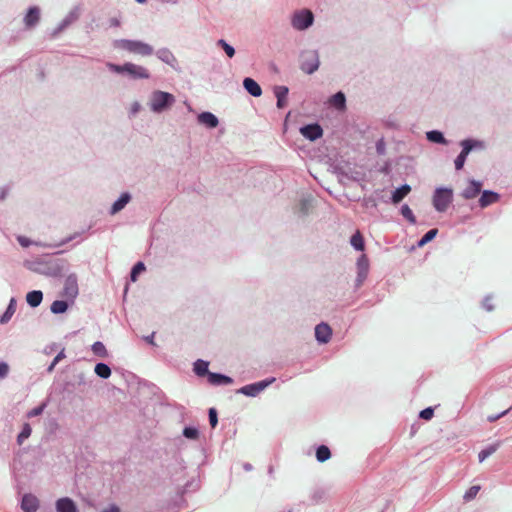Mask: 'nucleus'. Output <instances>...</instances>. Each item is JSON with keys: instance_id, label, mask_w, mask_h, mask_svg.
<instances>
[{"instance_id": "1", "label": "nucleus", "mask_w": 512, "mask_h": 512, "mask_svg": "<svg viewBox=\"0 0 512 512\" xmlns=\"http://www.w3.org/2000/svg\"><path fill=\"white\" fill-rule=\"evenodd\" d=\"M67 266V262L64 259L42 258L30 263L28 268L41 275L60 277Z\"/></svg>"}, {"instance_id": "2", "label": "nucleus", "mask_w": 512, "mask_h": 512, "mask_svg": "<svg viewBox=\"0 0 512 512\" xmlns=\"http://www.w3.org/2000/svg\"><path fill=\"white\" fill-rule=\"evenodd\" d=\"M106 67L112 73L119 75H126L131 80L149 79V71L141 65L134 64L132 62H126L124 64H115L107 62Z\"/></svg>"}, {"instance_id": "3", "label": "nucleus", "mask_w": 512, "mask_h": 512, "mask_svg": "<svg viewBox=\"0 0 512 512\" xmlns=\"http://www.w3.org/2000/svg\"><path fill=\"white\" fill-rule=\"evenodd\" d=\"M115 49L127 51L128 53L147 57L154 53L153 47L141 40L116 39L112 43Z\"/></svg>"}, {"instance_id": "4", "label": "nucleus", "mask_w": 512, "mask_h": 512, "mask_svg": "<svg viewBox=\"0 0 512 512\" xmlns=\"http://www.w3.org/2000/svg\"><path fill=\"white\" fill-rule=\"evenodd\" d=\"M176 102L173 94L161 90H154L149 96L148 106L155 114L168 111Z\"/></svg>"}, {"instance_id": "5", "label": "nucleus", "mask_w": 512, "mask_h": 512, "mask_svg": "<svg viewBox=\"0 0 512 512\" xmlns=\"http://www.w3.org/2000/svg\"><path fill=\"white\" fill-rule=\"evenodd\" d=\"M320 66L319 52L316 49H305L300 52V69L311 75L315 73Z\"/></svg>"}, {"instance_id": "6", "label": "nucleus", "mask_w": 512, "mask_h": 512, "mask_svg": "<svg viewBox=\"0 0 512 512\" xmlns=\"http://www.w3.org/2000/svg\"><path fill=\"white\" fill-rule=\"evenodd\" d=\"M314 23V15L309 9L297 10L291 16V26L297 31H305Z\"/></svg>"}, {"instance_id": "7", "label": "nucleus", "mask_w": 512, "mask_h": 512, "mask_svg": "<svg viewBox=\"0 0 512 512\" xmlns=\"http://www.w3.org/2000/svg\"><path fill=\"white\" fill-rule=\"evenodd\" d=\"M432 200L437 212H445L453 201V191L450 188L438 187L434 191Z\"/></svg>"}, {"instance_id": "8", "label": "nucleus", "mask_w": 512, "mask_h": 512, "mask_svg": "<svg viewBox=\"0 0 512 512\" xmlns=\"http://www.w3.org/2000/svg\"><path fill=\"white\" fill-rule=\"evenodd\" d=\"M276 379L274 377L267 378L255 383H251L239 388L236 393L245 395L247 397H256L269 387Z\"/></svg>"}, {"instance_id": "9", "label": "nucleus", "mask_w": 512, "mask_h": 512, "mask_svg": "<svg viewBox=\"0 0 512 512\" xmlns=\"http://www.w3.org/2000/svg\"><path fill=\"white\" fill-rule=\"evenodd\" d=\"M369 268L370 264L367 255L361 254L356 262L357 276L354 283V287L356 290L359 289L367 279Z\"/></svg>"}, {"instance_id": "10", "label": "nucleus", "mask_w": 512, "mask_h": 512, "mask_svg": "<svg viewBox=\"0 0 512 512\" xmlns=\"http://www.w3.org/2000/svg\"><path fill=\"white\" fill-rule=\"evenodd\" d=\"M78 294L79 288L77 275L75 273H71L65 279L62 296L71 302H74Z\"/></svg>"}, {"instance_id": "11", "label": "nucleus", "mask_w": 512, "mask_h": 512, "mask_svg": "<svg viewBox=\"0 0 512 512\" xmlns=\"http://www.w3.org/2000/svg\"><path fill=\"white\" fill-rule=\"evenodd\" d=\"M41 11L38 6H30L23 17V23L26 29L35 28L40 22Z\"/></svg>"}, {"instance_id": "12", "label": "nucleus", "mask_w": 512, "mask_h": 512, "mask_svg": "<svg viewBox=\"0 0 512 512\" xmlns=\"http://www.w3.org/2000/svg\"><path fill=\"white\" fill-rule=\"evenodd\" d=\"M301 135L310 140L315 141L322 137L323 129L318 123L308 124L300 128Z\"/></svg>"}, {"instance_id": "13", "label": "nucleus", "mask_w": 512, "mask_h": 512, "mask_svg": "<svg viewBox=\"0 0 512 512\" xmlns=\"http://www.w3.org/2000/svg\"><path fill=\"white\" fill-rule=\"evenodd\" d=\"M332 337V329L331 327L325 323L321 322L315 327V339L319 344H327Z\"/></svg>"}, {"instance_id": "14", "label": "nucleus", "mask_w": 512, "mask_h": 512, "mask_svg": "<svg viewBox=\"0 0 512 512\" xmlns=\"http://www.w3.org/2000/svg\"><path fill=\"white\" fill-rule=\"evenodd\" d=\"M481 188H482L481 181L471 179L468 181L467 187L462 190L460 195L465 200H471L479 195V193L481 192Z\"/></svg>"}, {"instance_id": "15", "label": "nucleus", "mask_w": 512, "mask_h": 512, "mask_svg": "<svg viewBox=\"0 0 512 512\" xmlns=\"http://www.w3.org/2000/svg\"><path fill=\"white\" fill-rule=\"evenodd\" d=\"M157 58L163 63L169 65L174 70H178V60L172 51L168 48H160L156 51Z\"/></svg>"}, {"instance_id": "16", "label": "nucleus", "mask_w": 512, "mask_h": 512, "mask_svg": "<svg viewBox=\"0 0 512 512\" xmlns=\"http://www.w3.org/2000/svg\"><path fill=\"white\" fill-rule=\"evenodd\" d=\"M79 18V9L74 8L72 9L65 18L59 23L57 28L53 31L52 36L56 37L59 33L64 31L67 27H69L72 23L77 21Z\"/></svg>"}, {"instance_id": "17", "label": "nucleus", "mask_w": 512, "mask_h": 512, "mask_svg": "<svg viewBox=\"0 0 512 512\" xmlns=\"http://www.w3.org/2000/svg\"><path fill=\"white\" fill-rule=\"evenodd\" d=\"M39 508V500L33 494H25L21 499V509L24 512H37Z\"/></svg>"}, {"instance_id": "18", "label": "nucleus", "mask_w": 512, "mask_h": 512, "mask_svg": "<svg viewBox=\"0 0 512 512\" xmlns=\"http://www.w3.org/2000/svg\"><path fill=\"white\" fill-rule=\"evenodd\" d=\"M197 122L208 129L216 128L219 124V120L216 115L208 111L198 114Z\"/></svg>"}, {"instance_id": "19", "label": "nucleus", "mask_w": 512, "mask_h": 512, "mask_svg": "<svg viewBox=\"0 0 512 512\" xmlns=\"http://www.w3.org/2000/svg\"><path fill=\"white\" fill-rule=\"evenodd\" d=\"M500 195L492 190H484L479 198L478 204L480 208L484 209L488 206L498 202Z\"/></svg>"}, {"instance_id": "20", "label": "nucleus", "mask_w": 512, "mask_h": 512, "mask_svg": "<svg viewBox=\"0 0 512 512\" xmlns=\"http://www.w3.org/2000/svg\"><path fill=\"white\" fill-rule=\"evenodd\" d=\"M132 196L129 192H123L118 199L112 204L109 214L115 215L125 208V206L131 201Z\"/></svg>"}, {"instance_id": "21", "label": "nucleus", "mask_w": 512, "mask_h": 512, "mask_svg": "<svg viewBox=\"0 0 512 512\" xmlns=\"http://www.w3.org/2000/svg\"><path fill=\"white\" fill-rule=\"evenodd\" d=\"M55 508L57 512H78L75 502L69 497H63L56 501Z\"/></svg>"}, {"instance_id": "22", "label": "nucleus", "mask_w": 512, "mask_h": 512, "mask_svg": "<svg viewBox=\"0 0 512 512\" xmlns=\"http://www.w3.org/2000/svg\"><path fill=\"white\" fill-rule=\"evenodd\" d=\"M208 382L214 386L230 385L233 379L227 375L211 372L208 374Z\"/></svg>"}, {"instance_id": "23", "label": "nucleus", "mask_w": 512, "mask_h": 512, "mask_svg": "<svg viewBox=\"0 0 512 512\" xmlns=\"http://www.w3.org/2000/svg\"><path fill=\"white\" fill-rule=\"evenodd\" d=\"M243 87L253 97H259L262 94L260 85L252 78L246 77L243 80Z\"/></svg>"}, {"instance_id": "24", "label": "nucleus", "mask_w": 512, "mask_h": 512, "mask_svg": "<svg viewBox=\"0 0 512 512\" xmlns=\"http://www.w3.org/2000/svg\"><path fill=\"white\" fill-rule=\"evenodd\" d=\"M411 191V187L408 184H403L399 188H397L395 191H393L391 196V202L393 204L400 203Z\"/></svg>"}, {"instance_id": "25", "label": "nucleus", "mask_w": 512, "mask_h": 512, "mask_svg": "<svg viewBox=\"0 0 512 512\" xmlns=\"http://www.w3.org/2000/svg\"><path fill=\"white\" fill-rule=\"evenodd\" d=\"M16 305H17V302H16V299L14 297H12L8 303V306L5 310V312L1 315L0 317V324H7L12 316L14 315L15 311H16Z\"/></svg>"}, {"instance_id": "26", "label": "nucleus", "mask_w": 512, "mask_h": 512, "mask_svg": "<svg viewBox=\"0 0 512 512\" xmlns=\"http://www.w3.org/2000/svg\"><path fill=\"white\" fill-rule=\"evenodd\" d=\"M426 139L432 143L441 145H448L449 141L444 137L443 133L439 130H430L426 132Z\"/></svg>"}, {"instance_id": "27", "label": "nucleus", "mask_w": 512, "mask_h": 512, "mask_svg": "<svg viewBox=\"0 0 512 512\" xmlns=\"http://www.w3.org/2000/svg\"><path fill=\"white\" fill-rule=\"evenodd\" d=\"M329 104L338 110H343L346 107V96L343 92L339 91L329 98Z\"/></svg>"}, {"instance_id": "28", "label": "nucleus", "mask_w": 512, "mask_h": 512, "mask_svg": "<svg viewBox=\"0 0 512 512\" xmlns=\"http://www.w3.org/2000/svg\"><path fill=\"white\" fill-rule=\"evenodd\" d=\"M208 367H209V362L208 361L203 360V359H197L193 363V372L198 377H203L205 375L208 376V374L210 373L209 370H208Z\"/></svg>"}, {"instance_id": "29", "label": "nucleus", "mask_w": 512, "mask_h": 512, "mask_svg": "<svg viewBox=\"0 0 512 512\" xmlns=\"http://www.w3.org/2000/svg\"><path fill=\"white\" fill-rule=\"evenodd\" d=\"M289 89L286 86H276L274 88V94L277 98V107L283 108L286 104V98L288 95Z\"/></svg>"}, {"instance_id": "30", "label": "nucleus", "mask_w": 512, "mask_h": 512, "mask_svg": "<svg viewBox=\"0 0 512 512\" xmlns=\"http://www.w3.org/2000/svg\"><path fill=\"white\" fill-rule=\"evenodd\" d=\"M43 300V293L40 290H33L27 293L26 301L27 303L33 307H38Z\"/></svg>"}, {"instance_id": "31", "label": "nucleus", "mask_w": 512, "mask_h": 512, "mask_svg": "<svg viewBox=\"0 0 512 512\" xmlns=\"http://www.w3.org/2000/svg\"><path fill=\"white\" fill-rule=\"evenodd\" d=\"M464 144L469 148L471 152L473 151H482L486 149V143L483 140L475 139V138H467L462 140Z\"/></svg>"}, {"instance_id": "32", "label": "nucleus", "mask_w": 512, "mask_h": 512, "mask_svg": "<svg viewBox=\"0 0 512 512\" xmlns=\"http://www.w3.org/2000/svg\"><path fill=\"white\" fill-rule=\"evenodd\" d=\"M331 458V451L328 446L320 445L316 448V459L323 463Z\"/></svg>"}, {"instance_id": "33", "label": "nucleus", "mask_w": 512, "mask_h": 512, "mask_svg": "<svg viewBox=\"0 0 512 512\" xmlns=\"http://www.w3.org/2000/svg\"><path fill=\"white\" fill-rule=\"evenodd\" d=\"M94 372L96 375L102 379H108L111 376V369L110 367L105 363H97Z\"/></svg>"}, {"instance_id": "34", "label": "nucleus", "mask_w": 512, "mask_h": 512, "mask_svg": "<svg viewBox=\"0 0 512 512\" xmlns=\"http://www.w3.org/2000/svg\"><path fill=\"white\" fill-rule=\"evenodd\" d=\"M351 246L357 250V251H363L364 250V239L363 236L359 231H356L350 239Z\"/></svg>"}, {"instance_id": "35", "label": "nucleus", "mask_w": 512, "mask_h": 512, "mask_svg": "<svg viewBox=\"0 0 512 512\" xmlns=\"http://www.w3.org/2000/svg\"><path fill=\"white\" fill-rule=\"evenodd\" d=\"M31 433H32V428H31L30 424L24 423L20 433L17 435V439H16L17 444L22 445L24 443V441L27 440L31 436Z\"/></svg>"}, {"instance_id": "36", "label": "nucleus", "mask_w": 512, "mask_h": 512, "mask_svg": "<svg viewBox=\"0 0 512 512\" xmlns=\"http://www.w3.org/2000/svg\"><path fill=\"white\" fill-rule=\"evenodd\" d=\"M67 309L68 303L64 300H55L50 306V310L53 314H62L66 312Z\"/></svg>"}, {"instance_id": "37", "label": "nucleus", "mask_w": 512, "mask_h": 512, "mask_svg": "<svg viewBox=\"0 0 512 512\" xmlns=\"http://www.w3.org/2000/svg\"><path fill=\"white\" fill-rule=\"evenodd\" d=\"M91 350L95 355H97L101 358L108 357V351H107L105 345L101 341L94 342L91 346Z\"/></svg>"}, {"instance_id": "38", "label": "nucleus", "mask_w": 512, "mask_h": 512, "mask_svg": "<svg viewBox=\"0 0 512 512\" xmlns=\"http://www.w3.org/2000/svg\"><path fill=\"white\" fill-rule=\"evenodd\" d=\"M498 447H499V444H492V445H489L486 448L482 449L478 453L479 462H483L486 458H488L489 456L494 454L497 451Z\"/></svg>"}, {"instance_id": "39", "label": "nucleus", "mask_w": 512, "mask_h": 512, "mask_svg": "<svg viewBox=\"0 0 512 512\" xmlns=\"http://www.w3.org/2000/svg\"><path fill=\"white\" fill-rule=\"evenodd\" d=\"M438 233V229L436 228H433V229H430L429 231H427L423 236L422 238L417 242V246L418 247H423L424 245H426L428 242L432 241L436 235Z\"/></svg>"}, {"instance_id": "40", "label": "nucleus", "mask_w": 512, "mask_h": 512, "mask_svg": "<svg viewBox=\"0 0 512 512\" xmlns=\"http://www.w3.org/2000/svg\"><path fill=\"white\" fill-rule=\"evenodd\" d=\"M400 213L410 224L416 223V218L411 208L407 204H403L401 206Z\"/></svg>"}, {"instance_id": "41", "label": "nucleus", "mask_w": 512, "mask_h": 512, "mask_svg": "<svg viewBox=\"0 0 512 512\" xmlns=\"http://www.w3.org/2000/svg\"><path fill=\"white\" fill-rule=\"evenodd\" d=\"M183 436L190 440H196L199 437V430L193 426H186L182 432Z\"/></svg>"}, {"instance_id": "42", "label": "nucleus", "mask_w": 512, "mask_h": 512, "mask_svg": "<svg viewBox=\"0 0 512 512\" xmlns=\"http://www.w3.org/2000/svg\"><path fill=\"white\" fill-rule=\"evenodd\" d=\"M481 487L479 485H473L471 486L463 495V499L465 502L472 501L480 491Z\"/></svg>"}, {"instance_id": "43", "label": "nucleus", "mask_w": 512, "mask_h": 512, "mask_svg": "<svg viewBox=\"0 0 512 512\" xmlns=\"http://www.w3.org/2000/svg\"><path fill=\"white\" fill-rule=\"evenodd\" d=\"M217 46L221 47L225 51L226 55L229 58L234 57V55H235L234 47L231 46L229 43H227L224 39H219L217 41Z\"/></svg>"}, {"instance_id": "44", "label": "nucleus", "mask_w": 512, "mask_h": 512, "mask_svg": "<svg viewBox=\"0 0 512 512\" xmlns=\"http://www.w3.org/2000/svg\"><path fill=\"white\" fill-rule=\"evenodd\" d=\"M145 270V265L143 262H137L132 270H131V273H130V278L133 282H135L137 280V277L139 275V273L143 272Z\"/></svg>"}, {"instance_id": "45", "label": "nucleus", "mask_w": 512, "mask_h": 512, "mask_svg": "<svg viewBox=\"0 0 512 512\" xmlns=\"http://www.w3.org/2000/svg\"><path fill=\"white\" fill-rule=\"evenodd\" d=\"M47 404L46 402L42 403L41 405L29 410L27 413H26V417L27 418H33V417H36V416H39L41 415L45 408H46Z\"/></svg>"}, {"instance_id": "46", "label": "nucleus", "mask_w": 512, "mask_h": 512, "mask_svg": "<svg viewBox=\"0 0 512 512\" xmlns=\"http://www.w3.org/2000/svg\"><path fill=\"white\" fill-rule=\"evenodd\" d=\"M80 236H81V233L80 232H76L73 235H70L69 237L63 239L60 243H58L56 245H48V244H41V245L43 247H49V248H51V247H60V246H62L64 244L69 243L72 240H75V239L79 238Z\"/></svg>"}, {"instance_id": "47", "label": "nucleus", "mask_w": 512, "mask_h": 512, "mask_svg": "<svg viewBox=\"0 0 512 512\" xmlns=\"http://www.w3.org/2000/svg\"><path fill=\"white\" fill-rule=\"evenodd\" d=\"M142 109V105L139 101H134L131 103L128 116L129 118H134Z\"/></svg>"}, {"instance_id": "48", "label": "nucleus", "mask_w": 512, "mask_h": 512, "mask_svg": "<svg viewBox=\"0 0 512 512\" xmlns=\"http://www.w3.org/2000/svg\"><path fill=\"white\" fill-rule=\"evenodd\" d=\"M65 358V352H64V349H62L56 356L55 358L53 359V361L51 362V364L48 366L47 368V372L48 373H51L55 366L62 360Z\"/></svg>"}, {"instance_id": "49", "label": "nucleus", "mask_w": 512, "mask_h": 512, "mask_svg": "<svg viewBox=\"0 0 512 512\" xmlns=\"http://www.w3.org/2000/svg\"><path fill=\"white\" fill-rule=\"evenodd\" d=\"M209 422L212 428H215L218 424V416L215 408H210L208 411Z\"/></svg>"}, {"instance_id": "50", "label": "nucleus", "mask_w": 512, "mask_h": 512, "mask_svg": "<svg viewBox=\"0 0 512 512\" xmlns=\"http://www.w3.org/2000/svg\"><path fill=\"white\" fill-rule=\"evenodd\" d=\"M482 307H483V309H485L488 312H491L494 310V305L492 303L491 295H487L484 297V299L482 300Z\"/></svg>"}, {"instance_id": "51", "label": "nucleus", "mask_w": 512, "mask_h": 512, "mask_svg": "<svg viewBox=\"0 0 512 512\" xmlns=\"http://www.w3.org/2000/svg\"><path fill=\"white\" fill-rule=\"evenodd\" d=\"M10 371V367L7 362L0 361V380L7 378Z\"/></svg>"}, {"instance_id": "52", "label": "nucleus", "mask_w": 512, "mask_h": 512, "mask_svg": "<svg viewBox=\"0 0 512 512\" xmlns=\"http://www.w3.org/2000/svg\"><path fill=\"white\" fill-rule=\"evenodd\" d=\"M433 414L434 409L432 407H427L420 412L419 417L424 420H430L433 417Z\"/></svg>"}, {"instance_id": "53", "label": "nucleus", "mask_w": 512, "mask_h": 512, "mask_svg": "<svg viewBox=\"0 0 512 512\" xmlns=\"http://www.w3.org/2000/svg\"><path fill=\"white\" fill-rule=\"evenodd\" d=\"M17 241L24 248H27L30 245L34 244V242H32L29 238L22 236V235L17 236ZM35 245H39V244L37 242H35Z\"/></svg>"}, {"instance_id": "54", "label": "nucleus", "mask_w": 512, "mask_h": 512, "mask_svg": "<svg viewBox=\"0 0 512 512\" xmlns=\"http://www.w3.org/2000/svg\"><path fill=\"white\" fill-rule=\"evenodd\" d=\"M376 151L379 155H384L386 152V144L383 139H379L376 142Z\"/></svg>"}, {"instance_id": "55", "label": "nucleus", "mask_w": 512, "mask_h": 512, "mask_svg": "<svg viewBox=\"0 0 512 512\" xmlns=\"http://www.w3.org/2000/svg\"><path fill=\"white\" fill-rule=\"evenodd\" d=\"M465 162H466V159L458 154V156L454 160L455 169L457 171L463 169Z\"/></svg>"}, {"instance_id": "56", "label": "nucleus", "mask_w": 512, "mask_h": 512, "mask_svg": "<svg viewBox=\"0 0 512 512\" xmlns=\"http://www.w3.org/2000/svg\"><path fill=\"white\" fill-rule=\"evenodd\" d=\"M459 145L461 146V152L459 153L460 156L467 159L468 155L471 153L469 148L464 144V142L461 140Z\"/></svg>"}, {"instance_id": "57", "label": "nucleus", "mask_w": 512, "mask_h": 512, "mask_svg": "<svg viewBox=\"0 0 512 512\" xmlns=\"http://www.w3.org/2000/svg\"><path fill=\"white\" fill-rule=\"evenodd\" d=\"M101 512H121L120 508L116 504H110L104 508Z\"/></svg>"}, {"instance_id": "58", "label": "nucleus", "mask_w": 512, "mask_h": 512, "mask_svg": "<svg viewBox=\"0 0 512 512\" xmlns=\"http://www.w3.org/2000/svg\"><path fill=\"white\" fill-rule=\"evenodd\" d=\"M9 194V187L4 186L0 188V201H4Z\"/></svg>"}, {"instance_id": "59", "label": "nucleus", "mask_w": 512, "mask_h": 512, "mask_svg": "<svg viewBox=\"0 0 512 512\" xmlns=\"http://www.w3.org/2000/svg\"><path fill=\"white\" fill-rule=\"evenodd\" d=\"M155 332H152L150 335L144 336L143 339L149 343L150 345L155 346L156 343L154 341Z\"/></svg>"}, {"instance_id": "60", "label": "nucleus", "mask_w": 512, "mask_h": 512, "mask_svg": "<svg viewBox=\"0 0 512 512\" xmlns=\"http://www.w3.org/2000/svg\"><path fill=\"white\" fill-rule=\"evenodd\" d=\"M363 202H364V205H365V206H367V207H368V206H371V207H376V206H377V204H376L375 200H374V199H372V198H365V199L363 200Z\"/></svg>"}, {"instance_id": "61", "label": "nucleus", "mask_w": 512, "mask_h": 512, "mask_svg": "<svg viewBox=\"0 0 512 512\" xmlns=\"http://www.w3.org/2000/svg\"><path fill=\"white\" fill-rule=\"evenodd\" d=\"M501 418V415L499 414H493V415H489L487 417V420L490 422V423H493V422H496L497 420H499Z\"/></svg>"}, {"instance_id": "62", "label": "nucleus", "mask_w": 512, "mask_h": 512, "mask_svg": "<svg viewBox=\"0 0 512 512\" xmlns=\"http://www.w3.org/2000/svg\"><path fill=\"white\" fill-rule=\"evenodd\" d=\"M322 495L320 492H314L312 495V499L315 503H317L321 499Z\"/></svg>"}, {"instance_id": "63", "label": "nucleus", "mask_w": 512, "mask_h": 512, "mask_svg": "<svg viewBox=\"0 0 512 512\" xmlns=\"http://www.w3.org/2000/svg\"><path fill=\"white\" fill-rule=\"evenodd\" d=\"M242 467H243V469H244L245 471H247V472H250V471H252V469H253V466H252L250 463H248V462H245V463L242 465Z\"/></svg>"}, {"instance_id": "64", "label": "nucleus", "mask_w": 512, "mask_h": 512, "mask_svg": "<svg viewBox=\"0 0 512 512\" xmlns=\"http://www.w3.org/2000/svg\"><path fill=\"white\" fill-rule=\"evenodd\" d=\"M512 409V407L508 408L507 410H504L502 411L501 413H498L499 415H501V418L504 417L505 415H507L509 413V411Z\"/></svg>"}]
</instances>
